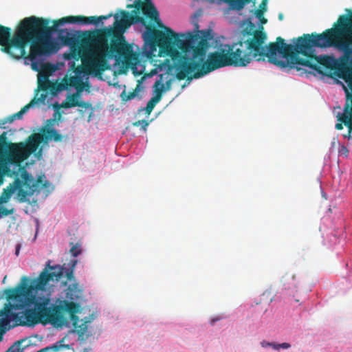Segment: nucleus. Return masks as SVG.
<instances>
[{"instance_id":"f257e3e1","label":"nucleus","mask_w":352,"mask_h":352,"mask_svg":"<svg viewBox=\"0 0 352 352\" xmlns=\"http://www.w3.org/2000/svg\"><path fill=\"white\" fill-rule=\"evenodd\" d=\"M65 268L59 265H51L48 261L45 267L39 276L28 284L29 279L23 276V283L14 288L5 290L8 300L21 301L25 299L28 304L34 305V308L28 309L25 313L27 322L30 325L38 323L51 324L55 327H62L67 324L68 321L64 314H68L72 321L73 327L78 335L83 336L87 330V322L85 321L78 324L79 318L76 316L79 313L80 306L78 304L69 302L66 299H58L56 305L50 303L49 294L39 295V292H46V287L50 281H58L63 275Z\"/></svg>"},{"instance_id":"f03ea898","label":"nucleus","mask_w":352,"mask_h":352,"mask_svg":"<svg viewBox=\"0 0 352 352\" xmlns=\"http://www.w3.org/2000/svg\"><path fill=\"white\" fill-rule=\"evenodd\" d=\"M49 23L47 19L25 17L18 23L12 34L10 28L0 24V50L12 59H29L32 69L36 72L50 66L39 59L56 53L60 45L44 28Z\"/></svg>"},{"instance_id":"7ed1b4c3","label":"nucleus","mask_w":352,"mask_h":352,"mask_svg":"<svg viewBox=\"0 0 352 352\" xmlns=\"http://www.w3.org/2000/svg\"><path fill=\"white\" fill-rule=\"evenodd\" d=\"M341 42L334 27L321 34H309L305 43L307 47L303 48L304 58H300L298 67H307L327 76H331L333 72L352 91V61Z\"/></svg>"},{"instance_id":"20e7f679","label":"nucleus","mask_w":352,"mask_h":352,"mask_svg":"<svg viewBox=\"0 0 352 352\" xmlns=\"http://www.w3.org/2000/svg\"><path fill=\"white\" fill-rule=\"evenodd\" d=\"M145 25L146 31L143 34L144 45L143 54L146 58L155 67L152 74H157L158 71L176 72V78L184 80L199 65L190 57L182 55L179 51L172 46L169 32L157 30L150 24Z\"/></svg>"},{"instance_id":"39448f33","label":"nucleus","mask_w":352,"mask_h":352,"mask_svg":"<svg viewBox=\"0 0 352 352\" xmlns=\"http://www.w3.org/2000/svg\"><path fill=\"white\" fill-rule=\"evenodd\" d=\"M126 29L116 27L100 30L94 38V46L87 47L80 52L84 72L94 76H101L109 66L107 59L117 58L125 60L135 59L133 45L126 41L123 32Z\"/></svg>"},{"instance_id":"423d86ee","label":"nucleus","mask_w":352,"mask_h":352,"mask_svg":"<svg viewBox=\"0 0 352 352\" xmlns=\"http://www.w3.org/2000/svg\"><path fill=\"white\" fill-rule=\"evenodd\" d=\"M309 34H304L302 36L297 38L294 45L287 44L285 40L278 36L275 43H270L264 46L267 38L266 34L260 30H256L252 38L247 40V49L251 54V61L253 58L256 60H267L280 68H286L288 65L290 68H296L300 71L301 68L298 67L300 60L299 55H302L303 48L307 47L305 43L307 36Z\"/></svg>"},{"instance_id":"0eeeda50","label":"nucleus","mask_w":352,"mask_h":352,"mask_svg":"<svg viewBox=\"0 0 352 352\" xmlns=\"http://www.w3.org/2000/svg\"><path fill=\"white\" fill-rule=\"evenodd\" d=\"M243 47L242 41L232 45L221 44L216 51L208 55L204 63L195 61L199 66L186 78L188 80L199 78L211 72L227 66H247L251 62V54L245 52Z\"/></svg>"},{"instance_id":"6e6552de","label":"nucleus","mask_w":352,"mask_h":352,"mask_svg":"<svg viewBox=\"0 0 352 352\" xmlns=\"http://www.w3.org/2000/svg\"><path fill=\"white\" fill-rule=\"evenodd\" d=\"M45 176H38L36 180L26 170L21 173V178L16 177L12 184L3 190L0 195V206L9 201L12 195L17 190V199L21 203L27 201V197L32 196L41 189L46 188L49 182L44 181Z\"/></svg>"},{"instance_id":"1a4fd4ad","label":"nucleus","mask_w":352,"mask_h":352,"mask_svg":"<svg viewBox=\"0 0 352 352\" xmlns=\"http://www.w3.org/2000/svg\"><path fill=\"white\" fill-rule=\"evenodd\" d=\"M127 8H134L131 14L125 10H121V18L118 14L114 15L116 19V27L120 29H127L132 24L140 23H146V20L140 14L142 13L146 17L157 19L159 12L152 3V0H135L133 4H128Z\"/></svg>"},{"instance_id":"9d476101","label":"nucleus","mask_w":352,"mask_h":352,"mask_svg":"<svg viewBox=\"0 0 352 352\" xmlns=\"http://www.w3.org/2000/svg\"><path fill=\"white\" fill-rule=\"evenodd\" d=\"M67 139V136L62 135L56 129L50 127H45L42 130V134H31L25 142H12L8 140V137L6 136V144L7 145V148H10L11 144L16 145L15 149L19 155L25 157L24 159L25 161L30 156L31 154L36 151L42 142L54 140L55 142H59Z\"/></svg>"},{"instance_id":"9b49d317","label":"nucleus","mask_w":352,"mask_h":352,"mask_svg":"<svg viewBox=\"0 0 352 352\" xmlns=\"http://www.w3.org/2000/svg\"><path fill=\"white\" fill-rule=\"evenodd\" d=\"M151 20L155 22L160 28L170 33L172 46L177 48L178 50H180V52L182 55H186L187 57H189L187 54L190 53L192 48L198 44L200 39L206 38V32L199 31V25L197 23H195V32H188L186 34H181L182 38L170 28L166 27L160 21L159 16L157 19H151Z\"/></svg>"},{"instance_id":"f8f14e48","label":"nucleus","mask_w":352,"mask_h":352,"mask_svg":"<svg viewBox=\"0 0 352 352\" xmlns=\"http://www.w3.org/2000/svg\"><path fill=\"white\" fill-rule=\"evenodd\" d=\"M6 132L0 134V172L4 170L8 165L19 166L25 157L19 155L15 147L16 145L11 144L10 148H7Z\"/></svg>"},{"instance_id":"ddd939ff","label":"nucleus","mask_w":352,"mask_h":352,"mask_svg":"<svg viewBox=\"0 0 352 352\" xmlns=\"http://www.w3.org/2000/svg\"><path fill=\"white\" fill-rule=\"evenodd\" d=\"M342 87L346 95L345 104L343 108V112H339L336 118L339 122L336 124L337 130H342L343 124L348 128V133L344 135V138L351 139L352 132V91H349L348 88L342 84Z\"/></svg>"},{"instance_id":"4468645a","label":"nucleus","mask_w":352,"mask_h":352,"mask_svg":"<svg viewBox=\"0 0 352 352\" xmlns=\"http://www.w3.org/2000/svg\"><path fill=\"white\" fill-rule=\"evenodd\" d=\"M95 16H68L63 17L60 19L53 21V25L49 26L46 25L44 28L49 32L50 34L53 32L57 31V28L65 23H79L82 25L94 24V25Z\"/></svg>"},{"instance_id":"2eb2a0df","label":"nucleus","mask_w":352,"mask_h":352,"mask_svg":"<svg viewBox=\"0 0 352 352\" xmlns=\"http://www.w3.org/2000/svg\"><path fill=\"white\" fill-rule=\"evenodd\" d=\"M82 294V290L79 287L78 284L74 283L68 286L65 295L69 302L78 304L80 306L79 312H80L81 306L77 301L80 298Z\"/></svg>"},{"instance_id":"dca6fc26","label":"nucleus","mask_w":352,"mask_h":352,"mask_svg":"<svg viewBox=\"0 0 352 352\" xmlns=\"http://www.w3.org/2000/svg\"><path fill=\"white\" fill-rule=\"evenodd\" d=\"M78 92L76 94L68 95L67 100L61 103L60 107L65 109H69L75 107H83L85 109L90 107L91 104L89 103L83 101H78Z\"/></svg>"},{"instance_id":"f3484780","label":"nucleus","mask_w":352,"mask_h":352,"mask_svg":"<svg viewBox=\"0 0 352 352\" xmlns=\"http://www.w3.org/2000/svg\"><path fill=\"white\" fill-rule=\"evenodd\" d=\"M208 46V43L206 38H201L193 48L191 52L193 58H199L200 62L204 60L206 56V49Z\"/></svg>"},{"instance_id":"a211bd4d","label":"nucleus","mask_w":352,"mask_h":352,"mask_svg":"<svg viewBox=\"0 0 352 352\" xmlns=\"http://www.w3.org/2000/svg\"><path fill=\"white\" fill-rule=\"evenodd\" d=\"M53 32L52 33H54ZM55 32L58 33L57 38L60 42L62 45L68 46L72 45L74 42V36L69 32L67 29L58 30Z\"/></svg>"},{"instance_id":"6ab92c4d","label":"nucleus","mask_w":352,"mask_h":352,"mask_svg":"<svg viewBox=\"0 0 352 352\" xmlns=\"http://www.w3.org/2000/svg\"><path fill=\"white\" fill-rule=\"evenodd\" d=\"M280 282L285 289H296L298 284L295 274L292 272H287L283 276Z\"/></svg>"},{"instance_id":"aec40b11","label":"nucleus","mask_w":352,"mask_h":352,"mask_svg":"<svg viewBox=\"0 0 352 352\" xmlns=\"http://www.w3.org/2000/svg\"><path fill=\"white\" fill-rule=\"evenodd\" d=\"M171 72H168L165 71L164 74H162L159 76V77H160L159 80H157L155 82V85H154V89H155V94H157V91L162 87L161 85H162V88L164 89L163 92L165 91L169 90L170 89L171 82H172L171 79L166 80V82L165 83L164 82L165 78H167V77L169 76V74Z\"/></svg>"},{"instance_id":"412c9836","label":"nucleus","mask_w":352,"mask_h":352,"mask_svg":"<svg viewBox=\"0 0 352 352\" xmlns=\"http://www.w3.org/2000/svg\"><path fill=\"white\" fill-rule=\"evenodd\" d=\"M162 86L157 91V94H155V96H153L146 104V107L144 109L145 113L147 115H150L154 109L155 106L157 102H159L162 98V93H163Z\"/></svg>"},{"instance_id":"4be33fe9","label":"nucleus","mask_w":352,"mask_h":352,"mask_svg":"<svg viewBox=\"0 0 352 352\" xmlns=\"http://www.w3.org/2000/svg\"><path fill=\"white\" fill-rule=\"evenodd\" d=\"M69 85L74 87L76 89L77 92L82 91L85 87L89 88V85L88 82H83L82 80L76 76H71L69 79Z\"/></svg>"},{"instance_id":"5701e85b","label":"nucleus","mask_w":352,"mask_h":352,"mask_svg":"<svg viewBox=\"0 0 352 352\" xmlns=\"http://www.w3.org/2000/svg\"><path fill=\"white\" fill-rule=\"evenodd\" d=\"M34 102H35L34 100L25 105L19 112L9 116L7 118V121L8 122H12L16 119H21L22 116L26 113L32 106L34 105Z\"/></svg>"},{"instance_id":"b1692460","label":"nucleus","mask_w":352,"mask_h":352,"mask_svg":"<svg viewBox=\"0 0 352 352\" xmlns=\"http://www.w3.org/2000/svg\"><path fill=\"white\" fill-rule=\"evenodd\" d=\"M3 314V312L0 311V316ZM10 320L7 318H0V342L3 340V335L7 331L6 327L8 325Z\"/></svg>"},{"instance_id":"393cba45","label":"nucleus","mask_w":352,"mask_h":352,"mask_svg":"<svg viewBox=\"0 0 352 352\" xmlns=\"http://www.w3.org/2000/svg\"><path fill=\"white\" fill-rule=\"evenodd\" d=\"M48 76L42 73L38 75V87L42 90H47L48 88L49 81L47 80Z\"/></svg>"},{"instance_id":"a878e982","label":"nucleus","mask_w":352,"mask_h":352,"mask_svg":"<svg viewBox=\"0 0 352 352\" xmlns=\"http://www.w3.org/2000/svg\"><path fill=\"white\" fill-rule=\"evenodd\" d=\"M70 246L71 248L69 252L73 256L76 257L81 254L82 250L79 243L74 244L73 242H71Z\"/></svg>"},{"instance_id":"bb28decb","label":"nucleus","mask_w":352,"mask_h":352,"mask_svg":"<svg viewBox=\"0 0 352 352\" xmlns=\"http://www.w3.org/2000/svg\"><path fill=\"white\" fill-rule=\"evenodd\" d=\"M136 95L137 92L135 90L129 93H126L125 91H123L121 94V98L123 101H128L134 98L136 96Z\"/></svg>"},{"instance_id":"cd10ccee","label":"nucleus","mask_w":352,"mask_h":352,"mask_svg":"<svg viewBox=\"0 0 352 352\" xmlns=\"http://www.w3.org/2000/svg\"><path fill=\"white\" fill-rule=\"evenodd\" d=\"M22 341H17L12 346H11L6 352H23V349L21 348Z\"/></svg>"},{"instance_id":"c85d7f7f","label":"nucleus","mask_w":352,"mask_h":352,"mask_svg":"<svg viewBox=\"0 0 352 352\" xmlns=\"http://www.w3.org/2000/svg\"><path fill=\"white\" fill-rule=\"evenodd\" d=\"M14 209H8L5 207H0V218L6 217L14 213Z\"/></svg>"},{"instance_id":"c756f323","label":"nucleus","mask_w":352,"mask_h":352,"mask_svg":"<svg viewBox=\"0 0 352 352\" xmlns=\"http://www.w3.org/2000/svg\"><path fill=\"white\" fill-rule=\"evenodd\" d=\"M113 16V14L112 13H110L107 15H101L100 16H95V19H94V25H98L100 22H102L103 20H106L109 18H110L111 16Z\"/></svg>"},{"instance_id":"7c9ffc66","label":"nucleus","mask_w":352,"mask_h":352,"mask_svg":"<svg viewBox=\"0 0 352 352\" xmlns=\"http://www.w3.org/2000/svg\"><path fill=\"white\" fill-rule=\"evenodd\" d=\"M37 96L38 94L36 93L34 98L31 100V102H33L34 100L35 102H34V104L38 102L44 103L46 100V94H41L39 97H37Z\"/></svg>"},{"instance_id":"2f4dec72","label":"nucleus","mask_w":352,"mask_h":352,"mask_svg":"<svg viewBox=\"0 0 352 352\" xmlns=\"http://www.w3.org/2000/svg\"><path fill=\"white\" fill-rule=\"evenodd\" d=\"M60 342H58L50 346H47L48 350L52 349L54 352H58L61 348L64 347V345L60 344Z\"/></svg>"},{"instance_id":"473e14b6","label":"nucleus","mask_w":352,"mask_h":352,"mask_svg":"<svg viewBox=\"0 0 352 352\" xmlns=\"http://www.w3.org/2000/svg\"><path fill=\"white\" fill-rule=\"evenodd\" d=\"M233 5L238 10H241L243 8L245 4L243 2L242 0H235L234 1Z\"/></svg>"},{"instance_id":"72a5a7b5","label":"nucleus","mask_w":352,"mask_h":352,"mask_svg":"<svg viewBox=\"0 0 352 352\" xmlns=\"http://www.w3.org/2000/svg\"><path fill=\"white\" fill-rule=\"evenodd\" d=\"M65 273H66L65 276L68 280H69V281L74 280V269H68V270H67Z\"/></svg>"},{"instance_id":"f704fd0d","label":"nucleus","mask_w":352,"mask_h":352,"mask_svg":"<svg viewBox=\"0 0 352 352\" xmlns=\"http://www.w3.org/2000/svg\"><path fill=\"white\" fill-rule=\"evenodd\" d=\"M348 153H349V150L347 149V148L345 146L342 145L339 149V154L341 155H344V156L347 157Z\"/></svg>"},{"instance_id":"c9c22d12","label":"nucleus","mask_w":352,"mask_h":352,"mask_svg":"<svg viewBox=\"0 0 352 352\" xmlns=\"http://www.w3.org/2000/svg\"><path fill=\"white\" fill-rule=\"evenodd\" d=\"M140 123H141L142 126L143 128H146L148 126V122L146 120H139V121L135 122L134 125L135 126H139Z\"/></svg>"},{"instance_id":"e433bc0d","label":"nucleus","mask_w":352,"mask_h":352,"mask_svg":"<svg viewBox=\"0 0 352 352\" xmlns=\"http://www.w3.org/2000/svg\"><path fill=\"white\" fill-rule=\"evenodd\" d=\"M265 12V11H264L262 9H257L255 11V15L256 16L257 18L261 19V18L263 17V14Z\"/></svg>"},{"instance_id":"4c0bfd02","label":"nucleus","mask_w":352,"mask_h":352,"mask_svg":"<svg viewBox=\"0 0 352 352\" xmlns=\"http://www.w3.org/2000/svg\"><path fill=\"white\" fill-rule=\"evenodd\" d=\"M55 122H56V118L47 120V126L46 127L52 128V126L54 124Z\"/></svg>"},{"instance_id":"58836bf2","label":"nucleus","mask_w":352,"mask_h":352,"mask_svg":"<svg viewBox=\"0 0 352 352\" xmlns=\"http://www.w3.org/2000/svg\"><path fill=\"white\" fill-rule=\"evenodd\" d=\"M258 9H262L264 11H266L267 10V0H263L259 6Z\"/></svg>"},{"instance_id":"ea45409f","label":"nucleus","mask_w":352,"mask_h":352,"mask_svg":"<svg viewBox=\"0 0 352 352\" xmlns=\"http://www.w3.org/2000/svg\"><path fill=\"white\" fill-rule=\"evenodd\" d=\"M261 345L262 347L266 348L268 346H271V345H272V342H267L265 340H263L262 342H261Z\"/></svg>"},{"instance_id":"a19ab883","label":"nucleus","mask_w":352,"mask_h":352,"mask_svg":"<svg viewBox=\"0 0 352 352\" xmlns=\"http://www.w3.org/2000/svg\"><path fill=\"white\" fill-rule=\"evenodd\" d=\"M279 346H280V349H289L291 346L290 344H289L287 342H283L282 344H280Z\"/></svg>"},{"instance_id":"79ce46f5","label":"nucleus","mask_w":352,"mask_h":352,"mask_svg":"<svg viewBox=\"0 0 352 352\" xmlns=\"http://www.w3.org/2000/svg\"><path fill=\"white\" fill-rule=\"evenodd\" d=\"M272 345H271V347H272L274 349L279 350L280 349V346H279L280 344H276L274 342H272Z\"/></svg>"},{"instance_id":"37998d69","label":"nucleus","mask_w":352,"mask_h":352,"mask_svg":"<svg viewBox=\"0 0 352 352\" xmlns=\"http://www.w3.org/2000/svg\"><path fill=\"white\" fill-rule=\"evenodd\" d=\"M220 318H212L211 320H210V324H214L215 323V322L219 320Z\"/></svg>"},{"instance_id":"c03bdc74","label":"nucleus","mask_w":352,"mask_h":352,"mask_svg":"<svg viewBox=\"0 0 352 352\" xmlns=\"http://www.w3.org/2000/svg\"><path fill=\"white\" fill-rule=\"evenodd\" d=\"M47 351H48V348H43L38 351L37 352H46Z\"/></svg>"},{"instance_id":"a18cd8bd","label":"nucleus","mask_w":352,"mask_h":352,"mask_svg":"<svg viewBox=\"0 0 352 352\" xmlns=\"http://www.w3.org/2000/svg\"><path fill=\"white\" fill-rule=\"evenodd\" d=\"M76 263H77V261L76 260L74 261L72 267L70 269H74Z\"/></svg>"},{"instance_id":"49530a36","label":"nucleus","mask_w":352,"mask_h":352,"mask_svg":"<svg viewBox=\"0 0 352 352\" xmlns=\"http://www.w3.org/2000/svg\"><path fill=\"white\" fill-rule=\"evenodd\" d=\"M243 2L245 3V4H247V3H249L250 2V0H242Z\"/></svg>"},{"instance_id":"de8ad7c7","label":"nucleus","mask_w":352,"mask_h":352,"mask_svg":"<svg viewBox=\"0 0 352 352\" xmlns=\"http://www.w3.org/2000/svg\"><path fill=\"white\" fill-rule=\"evenodd\" d=\"M83 352H91L89 349H84Z\"/></svg>"},{"instance_id":"09e8293b","label":"nucleus","mask_w":352,"mask_h":352,"mask_svg":"<svg viewBox=\"0 0 352 352\" xmlns=\"http://www.w3.org/2000/svg\"><path fill=\"white\" fill-rule=\"evenodd\" d=\"M6 122H8L7 120H3V121L1 122V124H6ZM0 124H1V122H0Z\"/></svg>"},{"instance_id":"8fccbe9b","label":"nucleus","mask_w":352,"mask_h":352,"mask_svg":"<svg viewBox=\"0 0 352 352\" xmlns=\"http://www.w3.org/2000/svg\"><path fill=\"white\" fill-rule=\"evenodd\" d=\"M19 252V249H16V255H18Z\"/></svg>"},{"instance_id":"3c124183","label":"nucleus","mask_w":352,"mask_h":352,"mask_svg":"<svg viewBox=\"0 0 352 352\" xmlns=\"http://www.w3.org/2000/svg\"><path fill=\"white\" fill-rule=\"evenodd\" d=\"M6 279V276H5V277H4V278H3V283H5Z\"/></svg>"},{"instance_id":"603ef678","label":"nucleus","mask_w":352,"mask_h":352,"mask_svg":"<svg viewBox=\"0 0 352 352\" xmlns=\"http://www.w3.org/2000/svg\"><path fill=\"white\" fill-rule=\"evenodd\" d=\"M265 21H266V19H264V18H263V21H262V22H265Z\"/></svg>"},{"instance_id":"864d4df0","label":"nucleus","mask_w":352,"mask_h":352,"mask_svg":"<svg viewBox=\"0 0 352 352\" xmlns=\"http://www.w3.org/2000/svg\"><path fill=\"white\" fill-rule=\"evenodd\" d=\"M60 116H60V114L59 113V114H58V119L60 118Z\"/></svg>"}]
</instances>
